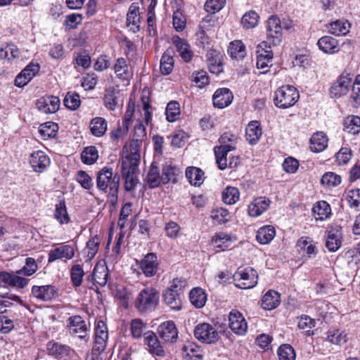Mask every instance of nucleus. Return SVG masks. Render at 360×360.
I'll return each mask as SVG.
<instances>
[{"mask_svg":"<svg viewBox=\"0 0 360 360\" xmlns=\"http://www.w3.org/2000/svg\"><path fill=\"white\" fill-rule=\"evenodd\" d=\"M120 178L114 174L112 167H104L96 175V188L101 192L108 194L112 203L117 200Z\"/></svg>","mask_w":360,"mask_h":360,"instance_id":"nucleus-1","label":"nucleus"},{"mask_svg":"<svg viewBox=\"0 0 360 360\" xmlns=\"http://www.w3.org/2000/svg\"><path fill=\"white\" fill-rule=\"evenodd\" d=\"M108 333L103 321H98L95 329L94 345L91 352L87 354L86 360H103L101 353L106 347Z\"/></svg>","mask_w":360,"mask_h":360,"instance_id":"nucleus-2","label":"nucleus"},{"mask_svg":"<svg viewBox=\"0 0 360 360\" xmlns=\"http://www.w3.org/2000/svg\"><path fill=\"white\" fill-rule=\"evenodd\" d=\"M159 302V293L153 288H146L139 293L135 300V307L141 313L151 311Z\"/></svg>","mask_w":360,"mask_h":360,"instance_id":"nucleus-3","label":"nucleus"},{"mask_svg":"<svg viewBox=\"0 0 360 360\" xmlns=\"http://www.w3.org/2000/svg\"><path fill=\"white\" fill-rule=\"evenodd\" d=\"M235 285L241 289H249L257 283L258 274L252 267L240 266L233 276Z\"/></svg>","mask_w":360,"mask_h":360,"instance_id":"nucleus-4","label":"nucleus"},{"mask_svg":"<svg viewBox=\"0 0 360 360\" xmlns=\"http://www.w3.org/2000/svg\"><path fill=\"white\" fill-rule=\"evenodd\" d=\"M299 97V92L295 87L283 86L275 92L274 103L278 108H288L295 105Z\"/></svg>","mask_w":360,"mask_h":360,"instance_id":"nucleus-5","label":"nucleus"},{"mask_svg":"<svg viewBox=\"0 0 360 360\" xmlns=\"http://www.w3.org/2000/svg\"><path fill=\"white\" fill-rule=\"evenodd\" d=\"M194 337L202 343L214 344L219 340V333L217 328L208 323H200L195 326Z\"/></svg>","mask_w":360,"mask_h":360,"instance_id":"nucleus-6","label":"nucleus"},{"mask_svg":"<svg viewBox=\"0 0 360 360\" xmlns=\"http://www.w3.org/2000/svg\"><path fill=\"white\" fill-rule=\"evenodd\" d=\"M138 167L137 159L134 158L131 162L128 160L122 161V175L124 179V188L127 191H133L138 183Z\"/></svg>","mask_w":360,"mask_h":360,"instance_id":"nucleus-7","label":"nucleus"},{"mask_svg":"<svg viewBox=\"0 0 360 360\" xmlns=\"http://www.w3.org/2000/svg\"><path fill=\"white\" fill-rule=\"evenodd\" d=\"M265 41L259 44L257 48V68L262 70L261 73L264 74L267 72L268 68L271 65L273 59V53Z\"/></svg>","mask_w":360,"mask_h":360,"instance_id":"nucleus-8","label":"nucleus"},{"mask_svg":"<svg viewBox=\"0 0 360 360\" xmlns=\"http://www.w3.org/2000/svg\"><path fill=\"white\" fill-rule=\"evenodd\" d=\"M352 82V76L349 74L341 75L330 87V94L333 98H340L346 95Z\"/></svg>","mask_w":360,"mask_h":360,"instance_id":"nucleus-9","label":"nucleus"},{"mask_svg":"<svg viewBox=\"0 0 360 360\" xmlns=\"http://www.w3.org/2000/svg\"><path fill=\"white\" fill-rule=\"evenodd\" d=\"M229 328L236 334L243 335L247 332L248 323L241 313L232 310L229 316Z\"/></svg>","mask_w":360,"mask_h":360,"instance_id":"nucleus-10","label":"nucleus"},{"mask_svg":"<svg viewBox=\"0 0 360 360\" xmlns=\"http://www.w3.org/2000/svg\"><path fill=\"white\" fill-rule=\"evenodd\" d=\"M75 256V249L70 245H61L49 252L48 262L51 263L57 259L65 262L70 260Z\"/></svg>","mask_w":360,"mask_h":360,"instance_id":"nucleus-11","label":"nucleus"},{"mask_svg":"<svg viewBox=\"0 0 360 360\" xmlns=\"http://www.w3.org/2000/svg\"><path fill=\"white\" fill-rule=\"evenodd\" d=\"M36 106L43 113H55L59 109L60 100L57 96H43L37 101Z\"/></svg>","mask_w":360,"mask_h":360,"instance_id":"nucleus-12","label":"nucleus"},{"mask_svg":"<svg viewBox=\"0 0 360 360\" xmlns=\"http://www.w3.org/2000/svg\"><path fill=\"white\" fill-rule=\"evenodd\" d=\"M160 338L165 342H174L178 338V330L172 321L162 323L158 328Z\"/></svg>","mask_w":360,"mask_h":360,"instance_id":"nucleus-13","label":"nucleus"},{"mask_svg":"<svg viewBox=\"0 0 360 360\" xmlns=\"http://www.w3.org/2000/svg\"><path fill=\"white\" fill-rule=\"evenodd\" d=\"M158 266V257L154 253H148L140 262V268L146 277L155 276Z\"/></svg>","mask_w":360,"mask_h":360,"instance_id":"nucleus-14","label":"nucleus"},{"mask_svg":"<svg viewBox=\"0 0 360 360\" xmlns=\"http://www.w3.org/2000/svg\"><path fill=\"white\" fill-rule=\"evenodd\" d=\"M30 164L36 172H42L50 165V159L41 150L34 151L30 156Z\"/></svg>","mask_w":360,"mask_h":360,"instance_id":"nucleus-15","label":"nucleus"},{"mask_svg":"<svg viewBox=\"0 0 360 360\" xmlns=\"http://www.w3.org/2000/svg\"><path fill=\"white\" fill-rule=\"evenodd\" d=\"M271 201L266 197H259L252 200L248 207V214L252 217H257L266 212Z\"/></svg>","mask_w":360,"mask_h":360,"instance_id":"nucleus-16","label":"nucleus"},{"mask_svg":"<svg viewBox=\"0 0 360 360\" xmlns=\"http://www.w3.org/2000/svg\"><path fill=\"white\" fill-rule=\"evenodd\" d=\"M38 64L30 63L15 79V85L18 87L25 86L39 72Z\"/></svg>","mask_w":360,"mask_h":360,"instance_id":"nucleus-17","label":"nucleus"},{"mask_svg":"<svg viewBox=\"0 0 360 360\" xmlns=\"http://www.w3.org/2000/svg\"><path fill=\"white\" fill-rule=\"evenodd\" d=\"M144 343L148 347L150 354L158 356H164L165 355V350L154 332L148 330L145 333Z\"/></svg>","mask_w":360,"mask_h":360,"instance_id":"nucleus-18","label":"nucleus"},{"mask_svg":"<svg viewBox=\"0 0 360 360\" xmlns=\"http://www.w3.org/2000/svg\"><path fill=\"white\" fill-rule=\"evenodd\" d=\"M109 271L105 264H97L94 269L92 274L88 276L86 280L95 282L101 286H105L108 282Z\"/></svg>","mask_w":360,"mask_h":360,"instance_id":"nucleus-19","label":"nucleus"},{"mask_svg":"<svg viewBox=\"0 0 360 360\" xmlns=\"http://www.w3.org/2000/svg\"><path fill=\"white\" fill-rule=\"evenodd\" d=\"M342 233L340 227L332 226L328 231L326 246L330 252L337 251L341 246Z\"/></svg>","mask_w":360,"mask_h":360,"instance_id":"nucleus-20","label":"nucleus"},{"mask_svg":"<svg viewBox=\"0 0 360 360\" xmlns=\"http://www.w3.org/2000/svg\"><path fill=\"white\" fill-rule=\"evenodd\" d=\"M233 98L230 89L227 88L219 89L212 96L213 105L219 108H224L231 103Z\"/></svg>","mask_w":360,"mask_h":360,"instance_id":"nucleus-21","label":"nucleus"},{"mask_svg":"<svg viewBox=\"0 0 360 360\" xmlns=\"http://www.w3.org/2000/svg\"><path fill=\"white\" fill-rule=\"evenodd\" d=\"M68 322V327L71 334L77 335L79 338H84L87 327L85 321L80 316H70Z\"/></svg>","mask_w":360,"mask_h":360,"instance_id":"nucleus-22","label":"nucleus"},{"mask_svg":"<svg viewBox=\"0 0 360 360\" xmlns=\"http://www.w3.org/2000/svg\"><path fill=\"white\" fill-rule=\"evenodd\" d=\"M32 295L37 299L43 301H50L58 295L57 290L53 285H34L32 288Z\"/></svg>","mask_w":360,"mask_h":360,"instance_id":"nucleus-23","label":"nucleus"},{"mask_svg":"<svg viewBox=\"0 0 360 360\" xmlns=\"http://www.w3.org/2000/svg\"><path fill=\"white\" fill-rule=\"evenodd\" d=\"M172 41L181 58L186 63L191 61L193 53L187 41L177 36L172 38Z\"/></svg>","mask_w":360,"mask_h":360,"instance_id":"nucleus-24","label":"nucleus"},{"mask_svg":"<svg viewBox=\"0 0 360 360\" xmlns=\"http://www.w3.org/2000/svg\"><path fill=\"white\" fill-rule=\"evenodd\" d=\"M233 150L235 147L231 145H221L214 148V155L219 169L224 170L227 167L228 153Z\"/></svg>","mask_w":360,"mask_h":360,"instance_id":"nucleus-25","label":"nucleus"},{"mask_svg":"<svg viewBox=\"0 0 360 360\" xmlns=\"http://www.w3.org/2000/svg\"><path fill=\"white\" fill-rule=\"evenodd\" d=\"M144 180L151 188H156L161 183H163L162 175L160 174V169L156 162L151 164Z\"/></svg>","mask_w":360,"mask_h":360,"instance_id":"nucleus-26","label":"nucleus"},{"mask_svg":"<svg viewBox=\"0 0 360 360\" xmlns=\"http://www.w3.org/2000/svg\"><path fill=\"white\" fill-rule=\"evenodd\" d=\"M317 45L319 49L325 53L332 54L339 50L337 39L330 36H324L320 38Z\"/></svg>","mask_w":360,"mask_h":360,"instance_id":"nucleus-27","label":"nucleus"},{"mask_svg":"<svg viewBox=\"0 0 360 360\" xmlns=\"http://www.w3.org/2000/svg\"><path fill=\"white\" fill-rule=\"evenodd\" d=\"M262 134L260 124L257 121L250 122L246 127V139L252 145L258 142Z\"/></svg>","mask_w":360,"mask_h":360,"instance_id":"nucleus-28","label":"nucleus"},{"mask_svg":"<svg viewBox=\"0 0 360 360\" xmlns=\"http://www.w3.org/2000/svg\"><path fill=\"white\" fill-rule=\"evenodd\" d=\"M281 30L280 19L275 15H271L267 22L268 37L280 41L281 39Z\"/></svg>","mask_w":360,"mask_h":360,"instance_id":"nucleus-29","label":"nucleus"},{"mask_svg":"<svg viewBox=\"0 0 360 360\" xmlns=\"http://www.w3.org/2000/svg\"><path fill=\"white\" fill-rule=\"evenodd\" d=\"M312 211L316 220H325L331 215L330 205L324 200L317 202L313 207Z\"/></svg>","mask_w":360,"mask_h":360,"instance_id":"nucleus-30","label":"nucleus"},{"mask_svg":"<svg viewBox=\"0 0 360 360\" xmlns=\"http://www.w3.org/2000/svg\"><path fill=\"white\" fill-rule=\"evenodd\" d=\"M280 302V294L271 290L263 296L262 306L266 310H272L276 308Z\"/></svg>","mask_w":360,"mask_h":360,"instance_id":"nucleus-31","label":"nucleus"},{"mask_svg":"<svg viewBox=\"0 0 360 360\" xmlns=\"http://www.w3.org/2000/svg\"><path fill=\"white\" fill-rule=\"evenodd\" d=\"M107 127L106 120L101 117L93 118L89 123L91 133L96 137L103 136L107 131Z\"/></svg>","mask_w":360,"mask_h":360,"instance_id":"nucleus-32","label":"nucleus"},{"mask_svg":"<svg viewBox=\"0 0 360 360\" xmlns=\"http://www.w3.org/2000/svg\"><path fill=\"white\" fill-rule=\"evenodd\" d=\"M233 237L226 233H216L212 238V243L216 248L221 250L229 249L233 243Z\"/></svg>","mask_w":360,"mask_h":360,"instance_id":"nucleus-33","label":"nucleus"},{"mask_svg":"<svg viewBox=\"0 0 360 360\" xmlns=\"http://www.w3.org/2000/svg\"><path fill=\"white\" fill-rule=\"evenodd\" d=\"M328 144V139L323 132H316L310 139V148L313 152L323 151Z\"/></svg>","mask_w":360,"mask_h":360,"instance_id":"nucleus-34","label":"nucleus"},{"mask_svg":"<svg viewBox=\"0 0 360 360\" xmlns=\"http://www.w3.org/2000/svg\"><path fill=\"white\" fill-rule=\"evenodd\" d=\"M183 351L186 360H202L203 359L201 347L194 343L188 342L185 345Z\"/></svg>","mask_w":360,"mask_h":360,"instance_id":"nucleus-35","label":"nucleus"},{"mask_svg":"<svg viewBox=\"0 0 360 360\" xmlns=\"http://www.w3.org/2000/svg\"><path fill=\"white\" fill-rule=\"evenodd\" d=\"M130 331L134 339H145V333L147 330V324L141 319H134L130 323Z\"/></svg>","mask_w":360,"mask_h":360,"instance_id":"nucleus-36","label":"nucleus"},{"mask_svg":"<svg viewBox=\"0 0 360 360\" xmlns=\"http://www.w3.org/2000/svg\"><path fill=\"white\" fill-rule=\"evenodd\" d=\"M276 230L272 226H264L257 232V241L263 245L269 243L275 237Z\"/></svg>","mask_w":360,"mask_h":360,"instance_id":"nucleus-37","label":"nucleus"},{"mask_svg":"<svg viewBox=\"0 0 360 360\" xmlns=\"http://www.w3.org/2000/svg\"><path fill=\"white\" fill-rule=\"evenodd\" d=\"M186 176L191 185L200 186L204 181L203 171L195 167H189L186 170Z\"/></svg>","mask_w":360,"mask_h":360,"instance_id":"nucleus-38","label":"nucleus"},{"mask_svg":"<svg viewBox=\"0 0 360 360\" xmlns=\"http://www.w3.org/2000/svg\"><path fill=\"white\" fill-rule=\"evenodd\" d=\"M162 297L165 303L172 309L179 311L181 309L182 303L179 294L165 290Z\"/></svg>","mask_w":360,"mask_h":360,"instance_id":"nucleus-39","label":"nucleus"},{"mask_svg":"<svg viewBox=\"0 0 360 360\" xmlns=\"http://www.w3.org/2000/svg\"><path fill=\"white\" fill-rule=\"evenodd\" d=\"M47 349L51 354L58 358L70 356L71 352H73L70 347L67 345L51 342L48 343Z\"/></svg>","mask_w":360,"mask_h":360,"instance_id":"nucleus-40","label":"nucleus"},{"mask_svg":"<svg viewBox=\"0 0 360 360\" xmlns=\"http://www.w3.org/2000/svg\"><path fill=\"white\" fill-rule=\"evenodd\" d=\"M114 70L117 76L122 80H129L132 75L127 60L124 58H119L117 60Z\"/></svg>","mask_w":360,"mask_h":360,"instance_id":"nucleus-41","label":"nucleus"},{"mask_svg":"<svg viewBox=\"0 0 360 360\" xmlns=\"http://www.w3.org/2000/svg\"><path fill=\"white\" fill-rule=\"evenodd\" d=\"M189 298L191 304L196 308H202L207 301V295L205 291L200 288H195L191 290Z\"/></svg>","mask_w":360,"mask_h":360,"instance_id":"nucleus-42","label":"nucleus"},{"mask_svg":"<svg viewBox=\"0 0 360 360\" xmlns=\"http://www.w3.org/2000/svg\"><path fill=\"white\" fill-rule=\"evenodd\" d=\"M119 95V91L113 88L107 89L103 97L105 107L109 110H114L118 104Z\"/></svg>","mask_w":360,"mask_h":360,"instance_id":"nucleus-43","label":"nucleus"},{"mask_svg":"<svg viewBox=\"0 0 360 360\" xmlns=\"http://www.w3.org/2000/svg\"><path fill=\"white\" fill-rule=\"evenodd\" d=\"M228 52L232 58L242 59L246 55L245 46L240 40H236L230 43Z\"/></svg>","mask_w":360,"mask_h":360,"instance_id":"nucleus-44","label":"nucleus"},{"mask_svg":"<svg viewBox=\"0 0 360 360\" xmlns=\"http://www.w3.org/2000/svg\"><path fill=\"white\" fill-rule=\"evenodd\" d=\"M344 131L349 134H356L360 131V117L358 116H348L343 122Z\"/></svg>","mask_w":360,"mask_h":360,"instance_id":"nucleus-45","label":"nucleus"},{"mask_svg":"<svg viewBox=\"0 0 360 360\" xmlns=\"http://www.w3.org/2000/svg\"><path fill=\"white\" fill-rule=\"evenodd\" d=\"M350 24L347 21L336 20L330 24L329 32L333 35L344 36L349 32Z\"/></svg>","mask_w":360,"mask_h":360,"instance_id":"nucleus-46","label":"nucleus"},{"mask_svg":"<svg viewBox=\"0 0 360 360\" xmlns=\"http://www.w3.org/2000/svg\"><path fill=\"white\" fill-rule=\"evenodd\" d=\"M181 172L179 168L172 165H165L162 169V177L163 184L169 182L176 183L177 177L180 175Z\"/></svg>","mask_w":360,"mask_h":360,"instance_id":"nucleus-47","label":"nucleus"},{"mask_svg":"<svg viewBox=\"0 0 360 360\" xmlns=\"http://www.w3.org/2000/svg\"><path fill=\"white\" fill-rule=\"evenodd\" d=\"M58 130V126L53 122H47L40 125L39 132L44 139L53 138L56 135Z\"/></svg>","mask_w":360,"mask_h":360,"instance_id":"nucleus-48","label":"nucleus"},{"mask_svg":"<svg viewBox=\"0 0 360 360\" xmlns=\"http://www.w3.org/2000/svg\"><path fill=\"white\" fill-rule=\"evenodd\" d=\"M174 68V59L169 51L165 52L160 60V71L165 75L170 74Z\"/></svg>","mask_w":360,"mask_h":360,"instance_id":"nucleus-49","label":"nucleus"},{"mask_svg":"<svg viewBox=\"0 0 360 360\" xmlns=\"http://www.w3.org/2000/svg\"><path fill=\"white\" fill-rule=\"evenodd\" d=\"M81 158L83 163L91 165L98 158V153L95 146L85 148L81 153Z\"/></svg>","mask_w":360,"mask_h":360,"instance_id":"nucleus-50","label":"nucleus"},{"mask_svg":"<svg viewBox=\"0 0 360 360\" xmlns=\"http://www.w3.org/2000/svg\"><path fill=\"white\" fill-rule=\"evenodd\" d=\"M143 141L139 139H132L130 142V154L122 158V160H128L132 162V160L137 159V164L140 162L139 148Z\"/></svg>","mask_w":360,"mask_h":360,"instance_id":"nucleus-51","label":"nucleus"},{"mask_svg":"<svg viewBox=\"0 0 360 360\" xmlns=\"http://www.w3.org/2000/svg\"><path fill=\"white\" fill-rule=\"evenodd\" d=\"M240 197V193L236 187H227L222 193V200L228 205L235 204Z\"/></svg>","mask_w":360,"mask_h":360,"instance_id":"nucleus-52","label":"nucleus"},{"mask_svg":"<svg viewBox=\"0 0 360 360\" xmlns=\"http://www.w3.org/2000/svg\"><path fill=\"white\" fill-rule=\"evenodd\" d=\"M321 182L324 186L330 188L338 186L341 183V177L334 172H328L322 176Z\"/></svg>","mask_w":360,"mask_h":360,"instance_id":"nucleus-53","label":"nucleus"},{"mask_svg":"<svg viewBox=\"0 0 360 360\" xmlns=\"http://www.w3.org/2000/svg\"><path fill=\"white\" fill-rule=\"evenodd\" d=\"M54 216L60 224H68L69 222L70 217L64 201L61 200L58 204L56 205Z\"/></svg>","mask_w":360,"mask_h":360,"instance_id":"nucleus-54","label":"nucleus"},{"mask_svg":"<svg viewBox=\"0 0 360 360\" xmlns=\"http://www.w3.org/2000/svg\"><path fill=\"white\" fill-rule=\"evenodd\" d=\"M100 241L101 240L98 236H93L88 240L85 248L88 259H92L96 255L98 250Z\"/></svg>","mask_w":360,"mask_h":360,"instance_id":"nucleus-55","label":"nucleus"},{"mask_svg":"<svg viewBox=\"0 0 360 360\" xmlns=\"http://www.w3.org/2000/svg\"><path fill=\"white\" fill-rule=\"evenodd\" d=\"M84 271L80 264H75L70 270V278L72 284L75 287H79L82 285Z\"/></svg>","mask_w":360,"mask_h":360,"instance_id":"nucleus-56","label":"nucleus"},{"mask_svg":"<svg viewBox=\"0 0 360 360\" xmlns=\"http://www.w3.org/2000/svg\"><path fill=\"white\" fill-rule=\"evenodd\" d=\"M165 114L169 122H174L179 119L180 105L176 101H170L166 108Z\"/></svg>","mask_w":360,"mask_h":360,"instance_id":"nucleus-57","label":"nucleus"},{"mask_svg":"<svg viewBox=\"0 0 360 360\" xmlns=\"http://www.w3.org/2000/svg\"><path fill=\"white\" fill-rule=\"evenodd\" d=\"M64 105L72 110L77 109L81 103L79 94L75 92H68L64 100Z\"/></svg>","mask_w":360,"mask_h":360,"instance_id":"nucleus-58","label":"nucleus"},{"mask_svg":"<svg viewBox=\"0 0 360 360\" xmlns=\"http://www.w3.org/2000/svg\"><path fill=\"white\" fill-rule=\"evenodd\" d=\"M258 20V14L255 11H250L243 15L241 19V23L244 27L250 29L255 27L257 25Z\"/></svg>","mask_w":360,"mask_h":360,"instance_id":"nucleus-59","label":"nucleus"},{"mask_svg":"<svg viewBox=\"0 0 360 360\" xmlns=\"http://www.w3.org/2000/svg\"><path fill=\"white\" fill-rule=\"evenodd\" d=\"M19 56V50L13 44H8L6 47L0 49V58L11 60Z\"/></svg>","mask_w":360,"mask_h":360,"instance_id":"nucleus-60","label":"nucleus"},{"mask_svg":"<svg viewBox=\"0 0 360 360\" xmlns=\"http://www.w3.org/2000/svg\"><path fill=\"white\" fill-rule=\"evenodd\" d=\"M347 339V334L345 331L339 330L330 332L328 335V340L337 345H342L346 343Z\"/></svg>","mask_w":360,"mask_h":360,"instance_id":"nucleus-61","label":"nucleus"},{"mask_svg":"<svg viewBox=\"0 0 360 360\" xmlns=\"http://www.w3.org/2000/svg\"><path fill=\"white\" fill-rule=\"evenodd\" d=\"M212 219L218 224H224L230 219V214L227 210L219 207L212 211Z\"/></svg>","mask_w":360,"mask_h":360,"instance_id":"nucleus-62","label":"nucleus"},{"mask_svg":"<svg viewBox=\"0 0 360 360\" xmlns=\"http://www.w3.org/2000/svg\"><path fill=\"white\" fill-rule=\"evenodd\" d=\"M278 356L279 360H295V352L290 345H283L278 349Z\"/></svg>","mask_w":360,"mask_h":360,"instance_id":"nucleus-63","label":"nucleus"},{"mask_svg":"<svg viewBox=\"0 0 360 360\" xmlns=\"http://www.w3.org/2000/svg\"><path fill=\"white\" fill-rule=\"evenodd\" d=\"M346 199L351 207L360 210V189L355 188L348 191Z\"/></svg>","mask_w":360,"mask_h":360,"instance_id":"nucleus-64","label":"nucleus"}]
</instances>
